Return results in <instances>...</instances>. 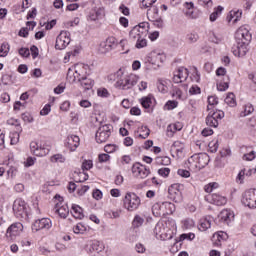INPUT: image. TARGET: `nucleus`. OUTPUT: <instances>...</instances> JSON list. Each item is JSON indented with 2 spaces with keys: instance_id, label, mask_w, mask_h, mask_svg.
<instances>
[{
  "instance_id": "f257e3e1",
  "label": "nucleus",
  "mask_w": 256,
  "mask_h": 256,
  "mask_svg": "<svg viewBox=\"0 0 256 256\" xmlns=\"http://www.w3.org/2000/svg\"><path fill=\"white\" fill-rule=\"evenodd\" d=\"M109 81H115L114 86L116 89H122L127 91L131 89L134 85H137L139 77L135 74H125L123 70L119 69L117 72L110 74L108 76Z\"/></svg>"
},
{
  "instance_id": "f03ea898",
  "label": "nucleus",
  "mask_w": 256,
  "mask_h": 256,
  "mask_svg": "<svg viewBox=\"0 0 256 256\" xmlns=\"http://www.w3.org/2000/svg\"><path fill=\"white\" fill-rule=\"evenodd\" d=\"M236 50L235 55L238 57H245L249 51V43H251V33L245 27H240L235 33Z\"/></svg>"
},
{
  "instance_id": "7ed1b4c3",
  "label": "nucleus",
  "mask_w": 256,
  "mask_h": 256,
  "mask_svg": "<svg viewBox=\"0 0 256 256\" xmlns=\"http://www.w3.org/2000/svg\"><path fill=\"white\" fill-rule=\"evenodd\" d=\"M74 69L76 74V76L74 77L78 79L84 91H89V89H93V85H95V81L85 76L87 75V69H89V65L76 64L74 66Z\"/></svg>"
},
{
  "instance_id": "20e7f679",
  "label": "nucleus",
  "mask_w": 256,
  "mask_h": 256,
  "mask_svg": "<svg viewBox=\"0 0 256 256\" xmlns=\"http://www.w3.org/2000/svg\"><path fill=\"white\" fill-rule=\"evenodd\" d=\"M13 212L17 219H29V213H27V203L21 198H18L13 203Z\"/></svg>"
},
{
  "instance_id": "39448f33",
  "label": "nucleus",
  "mask_w": 256,
  "mask_h": 256,
  "mask_svg": "<svg viewBox=\"0 0 256 256\" xmlns=\"http://www.w3.org/2000/svg\"><path fill=\"white\" fill-rule=\"evenodd\" d=\"M141 205V198L135 193L128 192L124 198V207L127 211H135Z\"/></svg>"
},
{
  "instance_id": "423d86ee",
  "label": "nucleus",
  "mask_w": 256,
  "mask_h": 256,
  "mask_svg": "<svg viewBox=\"0 0 256 256\" xmlns=\"http://www.w3.org/2000/svg\"><path fill=\"white\" fill-rule=\"evenodd\" d=\"M113 131V125L105 124L98 128L96 132V142L97 143H106L111 137V133Z\"/></svg>"
},
{
  "instance_id": "0eeeda50",
  "label": "nucleus",
  "mask_w": 256,
  "mask_h": 256,
  "mask_svg": "<svg viewBox=\"0 0 256 256\" xmlns=\"http://www.w3.org/2000/svg\"><path fill=\"white\" fill-rule=\"evenodd\" d=\"M71 43V33L67 30H62L60 34L56 38L55 48L62 51V49H66Z\"/></svg>"
},
{
  "instance_id": "6e6552de",
  "label": "nucleus",
  "mask_w": 256,
  "mask_h": 256,
  "mask_svg": "<svg viewBox=\"0 0 256 256\" xmlns=\"http://www.w3.org/2000/svg\"><path fill=\"white\" fill-rule=\"evenodd\" d=\"M242 203L249 209H256V189H249L243 193Z\"/></svg>"
},
{
  "instance_id": "1a4fd4ad",
  "label": "nucleus",
  "mask_w": 256,
  "mask_h": 256,
  "mask_svg": "<svg viewBox=\"0 0 256 256\" xmlns=\"http://www.w3.org/2000/svg\"><path fill=\"white\" fill-rule=\"evenodd\" d=\"M223 117H225V112L221 110H216L213 113L210 112L206 117V125H208V127L217 128L219 127V121H221Z\"/></svg>"
},
{
  "instance_id": "9d476101",
  "label": "nucleus",
  "mask_w": 256,
  "mask_h": 256,
  "mask_svg": "<svg viewBox=\"0 0 256 256\" xmlns=\"http://www.w3.org/2000/svg\"><path fill=\"white\" fill-rule=\"evenodd\" d=\"M132 173L134 177H138V179H147L151 174V170L141 163H135L132 166Z\"/></svg>"
},
{
  "instance_id": "9b49d317",
  "label": "nucleus",
  "mask_w": 256,
  "mask_h": 256,
  "mask_svg": "<svg viewBox=\"0 0 256 256\" xmlns=\"http://www.w3.org/2000/svg\"><path fill=\"white\" fill-rule=\"evenodd\" d=\"M117 45H119L117 38L108 37L104 42H101L99 52L102 54L109 53L113 49H117Z\"/></svg>"
},
{
  "instance_id": "f8f14e48",
  "label": "nucleus",
  "mask_w": 256,
  "mask_h": 256,
  "mask_svg": "<svg viewBox=\"0 0 256 256\" xmlns=\"http://www.w3.org/2000/svg\"><path fill=\"white\" fill-rule=\"evenodd\" d=\"M56 199L58 198V203H56L54 207L55 213L59 215L62 219H67L69 216V206L67 204L63 203V197L56 195Z\"/></svg>"
},
{
  "instance_id": "ddd939ff",
  "label": "nucleus",
  "mask_w": 256,
  "mask_h": 256,
  "mask_svg": "<svg viewBox=\"0 0 256 256\" xmlns=\"http://www.w3.org/2000/svg\"><path fill=\"white\" fill-rule=\"evenodd\" d=\"M30 151L36 157H45V155H49V148L45 147V145H41L39 142H31Z\"/></svg>"
},
{
  "instance_id": "4468645a",
  "label": "nucleus",
  "mask_w": 256,
  "mask_h": 256,
  "mask_svg": "<svg viewBox=\"0 0 256 256\" xmlns=\"http://www.w3.org/2000/svg\"><path fill=\"white\" fill-rule=\"evenodd\" d=\"M53 227V223L51 222V219L49 218H41L34 222L32 226V231H42L45 229L46 231H49Z\"/></svg>"
},
{
  "instance_id": "2eb2a0df",
  "label": "nucleus",
  "mask_w": 256,
  "mask_h": 256,
  "mask_svg": "<svg viewBox=\"0 0 256 256\" xmlns=\"http://www.w3.org/2000/svg\"><path fill=\"white\" fill-rule=\"evenodd\" d=\"M205 199L212 205L222 206L227 204V198L216 193L207 195Z\"/></svg>"
},
{
  "instance_id": "dca6fc26",
  "label": "nucleus",
  "mask_w": 256,
  "mask_h": 256,
  "mask_svg": "<svg viewBox=\"0 0 256 256\" xmlns=\"http://www.w3.org/2000/svg\"><path fill=\"white\" fill-rule=\"evenodd\" d=\"M189 77V70L184 67L178 68L177 71L174 72L173 81L174 83H183V81H187Z\"/></svg>"
},
{
  "instance_id": "f3484780",
  "label": "nucleus",
  "mask_w": 256,
  "mask_h": 256,
  "mask_svg": "<svg viewBox=\"0 0 256 256\" xmlns=\"http://www.w3.org/2000/svg\"><path fill=\"white\" fill-rule=\"evenodd\" d=\"M234 218L235 214L229 209L222 210L218 215L220 223H224V225H229V223L233 221Z\"/></svg>"
},
{
  "instance_id": "a211bd4d",
  "label": "nucleus",
  "mask_w": 256,
  "mask_h": 256,
  "mask_svg": "<svg viewBox=\"0 0 256 256\" xmlns=\"http://www.w3.org/2000/svg\"><path fill=\"white\" fill-rule=\"evenodd\" d=\"M23 231V224L21 223H14L12 224L6 231V237L9 239H13L17 237Z\"/></svg>"
},
{
  "instance_id": "6ab92c4d",
  "label": "nucleus",
  "mask_w": 256,
  "mask_h": 256,
  "mask_svg": "<svg viewBox=\"0 0 256 256\" xmlns=\"http://www.w3.org/2000/svg\"><path fill=\"white\" fill-rule=\"evenodd\" d=\"M171 151L176 154L178 159L185 158V144H183L181 141H175L171 146Z\"/></svg>"
},
{
  "instance_id": "aec40b11",
  "label": "nucleus",
  "mask_w": 256,
  "mask_h": 256,
  "mask_svg": "<svg viewBox=\"0 0 256 256\" xmlns=\"http://www.w3.org/2000/svg\"><path fill=\"white\" fill-rule=\"evenodd\" d=\"M146 62L151 63V65L159 66V63H163V54L158 53L156 51H152L146 57Z\"/></svg>"
},
{
  "instance_id": "412c9836",
  "label": "nucleus",
  "mask_w": 256,
  "mask_h": 256,
  "mask_svg": "<svg viewBox=\"0 0 256 256\" xmlns=\"http://www.w3.org/2000/svg\"><path fill=\"white\" fill-rule=\"evenodd\" d=\"M81 139L77 135H70L67 138V144L66 147L70 149V151H76L77 147L80 145Z\"/></svg>"
},
{
  "instance_id": "4be33fe9",
  "label": "nucleus",
  "mask_w": 256,
  "mask_h": 256,
  "mask_svg": "<svg viewBox=\"0 0 256 256\" xmlns=\"http://www.w3.org/2000/svg\"><path fill=\"white\" fill-rule=\"evenodd\" d=\"M105 249V246L103 245V243L94 240L92 241L88 246H87V251H89L90 253H97V255H99V253L103 252Z\"/></svg>"
},
{
  "instance_id": "5701e85b",
  "label": "nucleus",
  "mask_w": 256,
  "mask_h": 256,
  "mask_svg": "<svg viewBox=\"0 0 256 256\" xmlns=\"http://www.w3.org/2000/svg\"><path fill=\"white\" fill-rule=\"evenodd\" d=\"M134 29H136L138 36H140V39H143L149 34V23L141 22L140 24L134 26Z\"/></svg>"
},
{
  "instance_id": "b1692460",
  "label": "nucleus",
  "mask_w": 256,
  "mask_h": 256,
  "mask_svg": "<svg viewBox=\"0 0 256 256\" xmlns=\"http://www.w3.org/2000/svg\"><path fill=\"white\" fill-rule=\"evenodd\" d=\"M196 159L198 161V167L200 168V171L209 165L210 158L207 153L196 154Z\"/></svg>"
},
{
  "instance_id": "393cba45",
  "label": "nucleus",
  "mask_w": 256,
  "mask_h": 256,
  "mask_svg": "<svg viewBox=\"0 0 256 256\" xmlns=\"http://www.w3.org/2000/svg\"><path fill=\"white\" fill-rule=\"evenodd\" d=\"M241 17H243L242 10H231L227 16V21L228 23H231V21L237 23V21H241Z\"/></svg>"
},
{
  "instance_id": "a878e982",
  "label": "nucleus",
  "mask_w": 256,
  "mask_h": 256,
  "mask_svg": "<svg viewBox=\"0 0 256 256\" xmlns=\"http://www.w3.org/2000/svg\"><path fill=\"white\" fill-rule=\"evenodd\" d=\"M188 168L190 169V171H194V172L200 171L199 161L197 160L196 154L188 158Z\"/></svg>"
},
{
  "instance_id": "bb28decb",
  "label": "nucleus",
  "mask_w": 256,
  "mask_h": 256,
  "mask_svg": "<svg viewBox=\"0 0 256 256\" xmlns=\"http://www.w3.org/2000/svg\"><path fill=\"white\" fill-rule=\"evenodd\" d=\"M153 101H155L153 95H148L140 99V103L144 109H151L153 107Z\"/></svg>"
},
{
  "instance_id": "cd10ccee",
  "label": "nucleus",
  "mask_w": 256,
  "mask_h": 256,
  "mask_svg": "<svg viewBox=\"0 0 256 256\" xmlns=\"http://www.w3.org/2000/svg\"><path fill=\"white\" fill-rule=\"evenodd\" d=\"M213 221V218L207 217L202 220H200L199 225V231H207V229H211V222Z\"/></svg>"
},
{
  "instance_id": "c85d7f7f",
  "label": "nucleus",
  "mask_w": 256,
  "mask_h": 256,
  "mask_svg": "<svg viewBox=\"0 0 256 256\" xmlns=\"http://www.w3.org/2000/svg\"><path fill=\"white\" fill-rule=\"evenodd\" d=\"M72 215L75 219H83L85 215H83V208H81L79 205H72Z\"/></svg>"
},
{
  "instance_id": "c756f323",
  "label": "nucleus",
  "mask_w": 256,
  "mask_h": 256,
  "mask_svg": "<svg viewBox=\"0 0 256 256\" xmlns=\"http://www.w3.org/2000/svg\"><path fill=\"white\" fill-rule=\"evenodd\" d=\"M147 17L149 21H155V19H158L159 17V8L153 6L152 8L148 9L147 11Z\"/></svg>"
},
{
  "instance_id": "7c9ffc66",
  "label": "nucleus",
  "mask_w": 256,
  "mask_h": 256,
  "mask_svg": "<svg viewBox=\"0 0 256 256\" xmlns=\"http://www.w3.org/2000/svg\"><path fill=\"white\" fill-rule=\"evenodd\" d=\"M160 209H166L165 213L171 215L175 211V204L171 202H162Z\"/></svg>"
},
{
  "instance_id": "2f4dec72",
  "label": "nucleus",
  "mask_w": 256,
  "mask_h": 256,
  "mask_svg": "<svg viewBox=\"0 0 256 256\" xmlns=\"http://www.w3.org/2000/svg\"><path fill=\"white\" fill-rule=\"evenodd\" d=\"M221 13H223V7L218 6L217 8L214 9V12L212 14H210V21L212 23L217 21L219 15H221Z\"/></svg>"
},
{
  "instance_id": "473e14b6",
  "label": "nucleus",
  "mask_w": 256,
  "mask_h": 256,
  "mask_svg": "<svg viewBox=\"0 0 256 256\" xmlns=\"http://www.w3.org/2000/svg\"><path fill=\"white\" fill-rule=\"evenodd\" d=\"M226 236L227 234L225 232H217L213 235L212 241H215L216 245H219V243H221Z\"/></svg>"
},
{
  "instance_id": "72a5a7b5",
  "label": "nucleus",
  "mask_w": 256,
  "mask_h": 256,
  "mask_svg": "<svg viewBox=\"0 0 256 256\" xmlns=\"http://www.w3.org/2000/svg\"><path fill=\"white\" fill-rule=\"evenodd\" d=\"M225 103L229 105V107H235V105H237V102L235 101V94L228 93L225 98Z\"/></svg>"
},
{
  "instance_id": "f704fd0d",
  "label": "nucleus",
  "mask_w": 256,
  "mask_h": 256,
  "mask_svg": "<svg viewBox=\"0 0 256 256\" xmlns=\"http://www.w3.org/2000/svg\"><path fill=\"white\" fill-rule=\"evenodd\" d=\"M51 163H65L66 158L63 154H55L50 157Z\"/></svg>"
},
{
  "instance_id": "c9c22d12",
  "label": "nucleus",
  "mask_w": 256,
  "mask_h": 256,
  "mask_svg": "<svg viewBox=\"0 0 256 256\" xmlns=\"http://www.w3.org/2000/svg\"><path fill=\"white\" fill-rule=\"evenodd\" d=\"M254 111H255V108H253L252 104H246L240 116L247 117V115H251V113H253Z\"/></svg>"
},
{
  "instance_id": "e433bc0d",
  "label": "nucleus",
  "mask_w": 256,
  "mask_h": 256,
  "mask_svg": "<svg viewBox=\"0 0 256 256\" xmlns=\"http://www.w3.org/2000/svg\"><path fill=\"white\" fill-rule=\"evenodd\" d=\"M219 104V98L217 96L208 97V111H211V107Z\"/></svg>"
},
{
  "instance_id": "4c0bfd02",
  "label": "nucleus",
  "mask_w": 256,
  "mask_h": 256,
  "mask_svg": "<svg viewBox=\"0 0 256 256\" xmlns=\"http://www.w3.org/2000/svg\"><path fill=\"white\" fill-rule=\"evenodd\" d=\"M245 171H246L245 168L242 169V170L238 173V175H237V177H236V181H237V183H240V185H243V184L245 183V177H247V175L245 174Z\"/></svg>"
},
{
  "instance_id": "58836bf2",
  "label": "nucleus",
  "mask_w": 256,
  "mask_h": 256,
  "mask_svg": "<svg viewBox=\"0 0 256 256\" xmlns=\"http://www.w3.org/2000/svg\"><path fill=\"white\" fill-rule=\"evenodd\" d=\"M167 82L165 80H158L157 82V89L160 93H167Z\"/></svg>"
},
{
  "instance_id": "ea45409f",
  "label": "nucleus",
  "mask_w": 256,
  "mask_h": 256,
  "mask_svg": "<svg viewBox=\"0 0 256 256\" xmlns=\"http://www.w3.org/2000/svg\"><path fill=\"white\" fill-rule=\"evenodd\" d=\"M73 231L76 235H79L85 233V231H87V228L83 224L79 223L74 226Z\"/></svg>"
},
{
  "instance_id": "a19ab883",
  "label": "nucleus",
  "mask_w": 256,
  "mask_h": 256,
  "mask_svg": "<svg viewBox=\"0 0 256 256\" xmlns=\"http://www.w3.org/2000/svg\"><path fill=\"white\" fill-rule=\"evenodd\" d=\"M164 231H165V228L163 227V223L161 222L157 223L154 228V233L156 235H159L160 237H163Z\"/></svg>"
},
{
  "instance_id": "79ce46f5",
  "label": "nucleus",
  "mask_w": 256,
  "mask_h": 256,
  "mask_svg": "<svg viewBox=\"0 0 256 256\" xmlns=\"http://www.w3.org/2000/svg\"><path fill=\"white\" fill-rule=\"evenodd\" d=\"M9 54V44L3 43L0 47V57H7Z\"/></svg>"
},
{
  "instance_id": "37998d69",
  "label": "nucleus",
  "mask_w": 256,
  "mask_h": 256,
  "mask_svg": "<svg viewBox=\"0 0 256 256\" xmlns=\"http://www.w3.org/2000/svg\"><path fill=\"white\" fill-rule=\"evenodd\" d=\"M143 223H145V219H143L141 216L136 215L134 217V220L132 222L133 227H141V225H143Z\"/></svg>"
},
{
  "instance_id": "c03bdc74",
  "label": "nucleus",
  "mask_w": 256,
  "mask_h": 256,
  "mask_svg": "<svg viewBox=\"0 0 256 256\" xmlns=\"http://www.w3.org/2000/svg\"><path fill=\"white\" fill-rule=\"evenodd\" d=\"M184 7H186V9H188V11L186 12V16L193 18V7H194L193 2H186L184 4Z\"/></svg>"
},
{
  "instance_id": "a18cd8bd",
  "label": "nucleus",
  "mask_w": 256,
  "mask_h": 256,
  "mask_svg": "<svg viewBox=\"0 0 256 256\" xmlns=\"http://www.w3.org/2000/svg\"><path fill=\"white\" fill-rule=\"evenodd\" d=\"M117 149H119V146L115 145V144H107L104 147L105 153H115V151H117Z\"/></svg>"
},
{
  "instance_id": "49530a36",
  "label": "nucleus",
  "mask_w": 256,
  "mask_h": 256,
  "mask_svg": "<svg viewBox=\"0 0 256 256\" xmlns=\"http://www.w3.org/2000/svg\"><path fill=\"white\" fill-rule=\"evenodd\" d=\"M135 47L136 49H143L144 47H147V39L144 37L136 40Z\"/></svg>"
},
{
  "instance_id": "de8ad7c7",
  "label": "nucleus",
  "mask_w": 256,
  "mask_h": 256,
  "mask_svg": "<svg viewBox=\"0 0 256 256\" xmlns=\"http://www.w3.org/2000/svg\"><path fill=\"white\" fill-rule=\"evenodd\" d=\"M188 43H197L199 41V34L197 33H190L187 35Z\"/></svg>"
},
{
  "instance_id": "09e8293b",
  "label": "nucleus",
  "mask_w": 256,
  "mask_h": 256,
  "mask_svg": "<svg viewBox=\"0 0 256 256\" xmlns=\"http://www.w3.org/2000/svg\"><path fill=\"white\" fill-rule=\"evenodd\" d=\"M129 38L132 41H137L138 39H141L139 34L137 33V29H135L134 27L129 32Z\"/></svg>"
},
{
  "instance_id": "8fccbe9b",
  "label": "nucleus",
  "mask_w": 256,
  "mask_h": 256,
  "mask_svg": "<svg viewBox=\"0 0 256 256\" xmlns=\"http://www.w3.org/2000/svg\"><path fill=\"white\" fill-rule=\"evenodd\" d=\"M255 157H256L255 151H250L249 153L244 154L242 159L243 161H253Z\"/></svg>"
},
{
  "instance_id": "3c124183",
  "label": "nucleus",
  "mask_w": 256,
  "mask_h": 256,
  "mask_svg": "<svg viewBox=\"0 0 256 256\" xmlns=\"http://www.w3.org/2000/svg\"><path fill=\"white\" fill-rule=\"evenodd\" d=\"M169 173H171V169L167 167H162L158 170V175H160V177H169Z\"/></svg>"
},
{
  "instance_id": "603ef678",
  "label": "nucleus",
  "mask_w": 256,
  "mask_h": 256,
  "mask_svg": "<svg viewBox=\"0 0 256 256\" xmlns=\"http://www.w3.org/2000/svg\"><path fill=\"white\" fill-rule=\"evenodd\" d=\"M19 134L17 132H13L10 135V143L11 145H17L19 143Z\"/></svg>"
},
{
  "instance_id": "864d4df0",
  "label": "nucleus",
  "mask_w": 256,
  "mask_h": 256,
  "mask_svg": "<svg viewBox=\"0 0 256 256\" xmlns=\"http://www.w3.org/2000/svg\"><path fill=\"white\" fill-rule=\"evenodd\" d=\"M83 171H89V169H93V161L92 160H85L82 163Z\"/></svg>"
},
{
  "instance_id": "5fc2aeb1",
  "label": "nucleus",
  "mask_w": 256,
  "mask_h": 256,
  "mask_svg": "<svg viewBox=\"0 0 256 256\" xmlns=\"http://www.w3.org/2000/svg\"><path fill=\"white\" fill-rule=\"evenodd\" d=\"M111 159V156L109 154H99L98 155V160H99V163H107V161H110Z\"/></svg>"
},
{
  "instance_id": "6e6d98bb",
  "label": "nucleus",
  "mask_w": 256,
  "mask_h": 256,
  "mask_svg": "<svg viewBox=\"0 0 256 256\" xmlns=\"http://www.w3.org/2000/svg\"><path fill=\"white\" fill-rule=\"evenodd\" d=\"M177 105H179V102L173 100V101H168V102L166 103L165 107H166V109H167L168 111H171V110L175 109V108L177 107Z\"/></svg>"
},
{
  "instance_id": "4d7b16f0",
  "label": "nucleus",
  "mask_w": 256,
  "mask_h": 256,
  "mask_svg": "<svg viewBox=\"0 0 256 256\" xmlns=\"http://www.w3.org/2000/svg\"><path fill=\"white\" fill-rule=\"evenodd\" d=\"M217 89L218 91H227L229 89V81L218 83Z\"/></svg>"
},
{
  "instance_id": "13d9d810",
  "label": "nucleus",
  "mask_w": 256,
  "mask_h": 256,
  "mask_svg": "<svg viewBox=\"0 0 256 256\" xmlns=\"http://www.w3.org/2000/svg\"><path fill=\"white\" fill-rule=\"evenodd\" d=\"M22 120L25 123H33V116L29 112H25L22 114Z\"/></svg>"
},
{
  "instance_id": "bf43d9fd",
  "label": "nucleus",
  "mask_w": 256,
  "mask_h": 256,
  "mask_svg": "<svg viewBox=\"0 0 256 256\" xmlns=\"http://www.w3.org/2000/svg\"><path fill=\"white\" fill-rule=\"evenodd\" d=\"M173 97H176V99H182L183 97V92L181 91L180 88L174 87L173 92H172Z\"/></svg>"
},
{
  "instance_id": "052dcab7",
  "label": "nucleus",
  "mask_w": 256,
  "mask_h": 256,
  "mask_svg": "<svg viewBox=\"0 0 256 256\" xmlns=\"http://www.w3.org/2000/svg\"><path fill=\"white\" fill-rule=\"evenodd\" d=\"M181 241H193L195 239V234L188 233V234H182L180 236Z\"/></svg>"
},
{
  "instance_id": "680f3d73",
  "label": "nucleus",
  "mask_w": 256,
  "mask_h": 256,
  "mask_svg": "<svg viewBox=\"0 0 256 256\" xmlns=\"http://www.w3.org/2000/svg\"><path fill=\"white\" fill-rule=\"evenodd\" d=\"M177 174L180 175V177H184V179L191 177V172L185 169H178Z\"/></svg>"
},
{
  "instance_id": "e2e57ef3",
  "label": "nucleus",
  "mask_w": 256,
  "mask_h": 256,
  "mask_svg": "<svg viewBox=\"0 0 256 256\" xmlns=\"http://www.w3.org/2000/svg\"><path fill=\"white\" fill-rule=\"evenodd\" d=\"M120 46L122 47V51H124V53L129 52V42L127 41V39H122L120 41Z\"/></svg>"
},
{
  "instance_id": "0e129e2a",
  "label": "nucleus",
  "mask_w": 256,
  "mask_h": 256,
  "mask_svg": "<svg viewBox=\"0 0 256 256\" xmlns=\"http://www.w3.org/2000/svg\"><path fill=\"white\" fill-rule=\"evenodd\" d=\"M190 95H199L201 93V88L197 85L191 86L189 89Z\"/></svg>"
},
{
  "instance_id": "69168bd1",
  "label": "nucleus",
  "mask_w": 256,
  "mask_h": 256,
  "mask_svg": "<svg viewBox=\"0 0 256 256\" xmlns=\"http://www.w3.org/2000/svg\"><path fill=\"white\" fill-rule=\"evenodd\" d=\"M184 229H191L195 226V222L192 219H186L183 221Z\"/></svg>"
},
{
  "instance_id": "338daca9",
  "label": "nucleus",
  "mask_w": 256,
  "mask_h": 256,
  "mask_svg": "<svg viewBox=\"0 0 256 256\" xmlns=\"http://www.w3.org/2000/svg\"><path fill=\"white\" fill-rule=\"evenodd\" d=\"M98 97H109V91L107 88H100L97 90Z\"/></svg>"
},
{
  "instance_id": "774afa93",
  "label": "nucleus",
  "mask_w": 256,
  "mask_h": 256,
  "mask_svg": "<svg viewBox=\"0 0 256 256\" xmlns=\"http://www.w3.org/2000/svg\"><path fill=\"white\" fill-rule=\"evenodd\" d=\"M247 125L250 129H253V131H256V118H250Z\"/></svg>"
}]
</instances>
